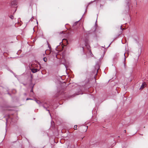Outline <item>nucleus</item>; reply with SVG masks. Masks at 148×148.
Here are the masks:
<instances>
[{"mask_svg": "<svg viewBox=\"0 0 148 148\" xmlns=\"http://www.w3.org/2000/svg\"><path fill=\"white\" fill-rule=\"evenodd\" d=\"M42 106L44 108L46 109L48 111H49V112L50 114V116H51V114L50 113L49 110H48L47 109V108H49V107L50 106V105L49 104H48L47 103H45L42 105Z\"/></svg>", "mask_w": 148, "mask_h": 148, "instance_id": "obj_1", "label": "nucleus"}, {"mask_svg": "<svg viewBox=\"0 0 148 148\" xmlns=\"http://www.w3.org/2000/svg\"><path fill=\"white\" fill-rule=\"evenodd\" d=\"M96 141H93L91 140L90 142V144L91 145L95 146L96 145Z\"/></svg>", "mask_w": 148, "mask_h": 148, "instance_id": "obj_2", "label": "nucleus"}, {"mask_svg": "<svg viewBox=\"0 0 148 148\" xmlns=\"http://www.w3.org/2000/svg\"><path fill=\"white\" fill-rule=\"evenodd\" d=\"M146 86V84L145 82L143 83L141 86L140 89H143L145 86Z\"/></svg>", "mask_w": 148, "mask_h": 148, "instance_id": "obj_3", "label": "nucleus"}, {"mask_svg": "<svg viewBox=\"0 0 148 148\" xmlns=\"http://www.w3.org/2000/svg\"><path fill=\"white\" fill-rule=\"evenodd\" d=\"M31 70L32 72L34 73H36L38 71L37 69H31Z\"/></svg>", "mask_w": 148, "mask_h": 148, "instance_id": "obj_4", "label": "nucleus"}, {"mask_svg": "<svg viewBox=\"0 0 148 148\" xmlns=\"http://www.w3.org/2000/svg\"><path fill=\"white\" fill-rule=\"evenodd\" d=\"M16 4V1H12L11 2V5H13L14 4Z\"/></svg>", "mask_w": 148, "mask_h": 148, "instance_id": "obj_5", "label": "nucleus"}, {"mask_svg": "<svg viewBox=\"0 0 148 148\" xmlns=\"http://www.w3.org/2000/svg\"><path fill=\"white\" fill-rule=\"evenodd\" d=\"M43 59V60L45 62H47V58L45 57V58H44Z\"/></svg>", "mask_w": 148, "mask_h": 148, "instance_id": "obj_6", "label": "nucleus"}, {"mask_svg": "<svg viewBox=\"0 0 148 148\" xmlns=\"http://www.w3.org/2000/svg\"><path fill=\"white\" fill-rule=\"evenodd\" d=\"M9 17L10 18H11L12 19H13L14 18V17L12 15H11Z\"/></svg>", "mask_w": 148, "mask_h": 148, "instance_id": "obj_7", "label": "nucleus"}, {"mask_svg": "<svg viewBox=\"0 0 148 148\" xmlns=\"http://www.w3.org/2000/svg\"><path fill=\"white\" fill-rule=\"evenodd\" d=\"M77 125H75L74 126V129L75 130H77Z\"/></svg>", "mask_w": 148, "mask_h": 148, "instance_id": "obj_8", "label": "nucleus"}, {"mask_svg": "<svg viewBox=\"0 0 148 148\" xmlns=\"http://www.w3.org/2000/svg\"><path fill=\"white\" fill-rule=\"evenodd\" d=\"M35 101L36 103H37L38 104H39L40 103V101L38 100H36Z\"/></svg>", "mask_w": 148, "mask_h": 148, "instance_id": "obj_9", "label": "nucleus"}, {"mask_svg": "<svg viewBox=\"0 0 148 148\" xmlns=\"http://www.w3.org/2000/svg\"><path fill=\"white\" fill-rule=\"evenodd\" d=\"M13 91L14 92V93H15L16 92V90L15 89H13Z\"/></svg>", "mask_w": 148, "mask_h": 148, "instance_id": "obj_10", "label": "nucleus"}, {"mask_svg": "<svg viewBox=\"0 0 148 148\" xmlns=\"http://www.w3.org/2000/svg\"><path fill=\"white\" fill-rule=\"evenodd\" d=\"M34 19V17H33V16H32V18H31V19H30V20H29V21H32V19Z\"/></svg>", "mask_w": 148, "mask_h": 148, "instance_id": "obj_11", "label": "nucleus"}, {"mask_svg": "<svg viewBox=\"0 0 148 148\" xmlns=\"http://www.w3.org/2000/svg\"><path fill=\"white\" fill-rule=\"evenodd\" d=\"M78 21H77V22H75L74 23V25H76L77 24V23H78Z\"/></svg>", "mask_w": 148, "mask_h": 148, "instance_id": "obj_12", "label": "nucleus"}, {"mask_svg": "<svg viewBox=\"0 0 148 148\" xmlns=\"http://www.w3.org/2000/svg\"><path fill=\"white\" fill-rule=\"evenodd\" d=\"M89 52L90 53L91 56L92 55H93V54L92 53L91 51L90 50H89Z\"/></svg>", "mask_w": 148, "mask_h": 148, "instance_id": "obj_13", "label": "nucleus"}, {"mask_svg": "<svg viewBox=\"0 0 148 148\" xmlns=\"http://www.w3.org/2000/svg\"><path fill=\"white\" fill-rule=\"evenodd\" d=\"M63 64H64V65L65 66V67L66 68L67 66H66V65L64 63H63Z\"/></svg>", "mask_w": 148, "mask_h": 148, "instance_id": "obj_14", "label": "nucleus"}, {"mask_svg": "<svg viewBox=\"0 0 148 148\" xmlns=\"http://www.w3.org/2000/svg\"><path fill=\"white\" fill-rule=\"evenodd\" d=\"M29 99L32 100V99H29V98H27L26 99V100H29Z\"/></svg>", "mask_w": 148, "mask_h": 148, "instance_id": "obj_15", "label": "nucleus"}, {"mask_svg": "<svg viewBox=\"0 0 148 148\" xmlns=\"http://www.w3.org/2000/svg\"><path fill=\"white\" fill-rule=\"evenodd\" d=\"M126 130H124V133H126Z\"/></svg>", "mask_w": 148, "mask_h": 148, "instance_id": "obj_16", "label": "nucleus"}, {"mask_svg": "<svg viewBox=\"0 0 148 148\" xmlns=\"http://www.w3.org/2000/svg\"><path fill=\"white\" fill-rule=\"evenodd\" d=\"M88 127L87 126V127H86V132L87 131V129H88Z\"/></svg>", "mask_w": 148, "mask_h": 148, "instance_id": "obj_17", "label": "nucleus"}, {"mask_svg": "<svg viewBox=\"0 0 148 148\" xmlns=\"http://www.w3.org/2000/svg\"><path fill=\"white\" fill-rule=\"evenodd\" d=\"M31 92H33V89H32L31 90Z\"/></svg>", "mask_w": 148, "mask_h": 148, "instance_id": "obj_18", "label": "nucleus"}, {"mask_svg": "<svg viewBox=\"0 0 148 148\" xmlns=\"http://www.w3.org/2000/svg\"><path fill=\"white\" fill-rule=\"evenodd\" d=\"M121 27H122V26H121V29H122Z\"/></svg>", "mask_w": 148, "mask_h": 148, "instance_id": "obj_19", "label": "nucleus"}, {"mask_svg": "<svg viewBox=\"0 0 148 148\" xmlns=\"http://www.w3.org/2000/svg\"><path fill=\"white\" fill-rule=\"evenodd\" d=\"M8 94L10 95V94L9 93H8Z\"/></svg>", "mask_w": 148, "mask_h": 148, "instance_id": "obj_20", "label": "nucleus"}, {"mask_svg": "<svg viewBox=\"0 0 148 148\" xmlns=\"http://www.w3.org/2000/svg\"><path fill=\"white\" fill-rule=\"evenodd\" d=\"M19 51L17 53H19V51Z\"/></svg>", "mask_w": 148, "mask_h": 148, "instance_id": "obj_21", "label": "nucleus"}, {"mask_svg": "<svg viewBox=\"0 0 148 148\" xmlns=\"http://www.w3.org/2000/svg\"><path fill=\"white\" fill-rule=\"evenodd\" d=\"M87 11V9H86L85 12H86Z\"/></svg>", "mask_w": 148, "mask_h": 148, "instance_id": "obj_22", "label": "nucleus"}, {"mask_svg": "<svg viewBox=\"0 0 148 148\" xmlns=\"http://www.w3.org/2000/svg\"><path fill=\"white\" fill-rule=\"evenodd\" d=\"M36 22H37V23H38V21H37V20H36Z\"/></svg>", "mask_w": 148, "mask_h": 148, "instance_id": "obj_23", "label": "nucleus"}, {"mask_svg": "<svg viewBox=\"0 0 148 148\" xmlns=\"http://www.w3.org/2000/svg\"><path fill=\"white\" fill-rule=\"evenodd\" d=\"M124 55L125 56V53L124 54Z\"/></svg>", "mask_w": 148, "mask_h": 148, "instance_id": "obj_24", "label": "nucleus"}, {"mask_svg": "<svg viewBox=\"0 0 148 148\" xmlns=\"http://www.w3.org/2000/svg\"><path fill=\"white\" fill-rule=\"evenodd\" d=\"M110 44L109 45L108 47H109L110 46Z\"/></svg>", "mask_w": 148, "mask_h": 148, "instance_id": "obj_25", "label": "nucleus"}]
</instances>
